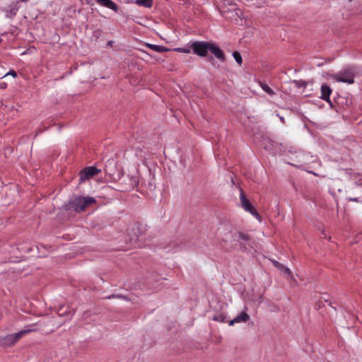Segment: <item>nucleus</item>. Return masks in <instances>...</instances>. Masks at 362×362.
Returning a JSON list of instances; mask_svg holds the SVG:
<instances>
[{
    "instance_id": "nucleus-1",
    "label": "nucleus",
    "mask_w": 362,
    "mask_h": 362,
    "mask_svg": "<svg viewBox=\"0 0 362 362\" xmlns=\"http://www.w3.org/2000/svg\"><path fill=\"white\" fill-rule=\"evenodd\" d=\"M189 48L194 54L201 57H206L208 52H210L220 61L224 62L226 59L223 52L213 42L194 41L191 43Z\"/></svg>"
},
{
    "instance_id": "nucleus-2",
    "label": "nucleus",
    "mask_w": 362,
    "mask_h": 362,
    "mask_svg": "<svg viewBox=\"0 0 362 362\" xmlns=\"http://www.w3.org/2000/svg\"><path fill=\"white\" fill-rule=\"evenodd\" d=\"M95 203L96 200L93 197L76 196L64 204V209L69 212L81 213Z\"/></svg>"
},
{
    "instance_id": "nucleus-3",
    "label": "nucleus",
    "mask_w": 362,
    "mask_h": 362,
    "mask_svg": "<svg viewBox=\"0 0 362 362\" xmlns=\"http://www.w3.org/2000/svg\"><path fill=\"white\" fill-rule=\"evenodd\" d=\"M36 325H26L20 332L14 334H8L0 339V346L3 347H11L18 341L22 337L33 332H37L38 329L35 327Z\"/></svg>"
},
{
    "instance_id": "nucleus-4",
    "label": "nucleus",
    "mask_w": 362,
    "mask_h": 362,
    "mask_svg": "<svg viewBox=\"0 0 362 362\" xmlns=\"http://www.w3.org/2000/svg\"><path fill=\"white\" fill-rule=\"evenodd\" d=\"M337 82H343L351 84L354 82L355 72L351 68H346L332 76Z\"/></svg>"
},
{
    "instance_id": "nucleus-5",
    "label": "nucleus",
    "mask_w": 362,
    "mask_h": 362,
    "mask_svg": "<svg viewBox=\"0 0 362 362\" xmlns=\"http://www.w3.org/2000/svg\"><path fill=\"white\" fill-rule=\"evenodd\" d=\"M240 200L241 206L244 209L245 211L250 212L256 218L259 217L258 213L256 211V210L250 203V200L247 199L242 189H240Z\"/></svg>"
},
{
    "instance_id": "nucleus-6",
    "label": "nucleus",
    "mask_w": 362,
    "mask_h": 362,
    "mask_svg": "<svg viewBox=\"0 0 362 362\" xmlns=\"http://www.w3.org/2000/svg\"><path fill=\"white\" fill-rule=\"evenodd\" d=\"M100 170H98L94 166L86 167L83 170L80 172V182H83L86 180L93 177L94 175L98 174Z\"/></svg>"
},
{
    "instance_id": "nucleus-7",
    "label": "nucleus",
    "mask_w": 362,
    "mask_h": 362,
    "mask_svg": "<svg viewBox=\"0 0 362 362\" xmlns=\"http://www.w3.org/2000/svg\"><path fill=\"white\" fill-rule=\"evenodd\" d=\"M250 315L247 313L246 310H243L236 317L230 320L229 325L233 326L235 323L246 322L250 320Z\"/></svg>"
},
{
    "instance_id": "nucleus-8",
    "label": "nucleus",
    "mask_w": 362,
    "mask_h": 362,
    "mask_svg": "<svg viewBox=\"0 0 362 362\" xmlns=\"http://www.w3.org/2000/svg\"><path fill=\"white\" fill-rule=\"evenodd\" d=\"M237 240L238 241L243 240V241L247 242L246 244H243V242H240V244L243 245L242 247L244 248L245 250H249L247 246H249L251 248L253 247V246L252 245V241L250 235H247V234L240 233L238 234V235Z\"/></svg>"
},
{
    "instance_id": "nucleus-9",
    "label": "nucleus",
    "mask_w": 362,
    "mask_h": 362,
    "mask_svg": "<svg viewBox=\"0 0 362 362\" xmlns=\"http://www.w3.org/2000/svg\"><path fill=\"white\" fill-rule=\"evenodd\" d=\"M96 3L102 6L112 9L117 12L118 10L117 5L114 3L112 0H95Z\"/></svg>"
},
{
    "instance_id": "nucleus-10",
    "label": "nucleus",
    "mask_w": 362,
    "mask_h": 362,
    "mask_svg": "<svg viewBox=\"0 0 362 362\" xmlns=\"http://www.w3.org/2000/svg\"><path fill=\"white\" fill-rule=\"evenodd\" d=\"M321 98L324 100L329 102V96L332 92L331 88L327 84H322L320 88Z\"/></svg>"
},
{
    "instance_id": "nucleus-11",
    "label": "nucleus",
    "mask_w": 362,
    "mask_h": 362,
    "mask_svg": "<svg viewBox=\"0 0 362 362\" xmlns=\"http://www.w3.org/2000/svg\"><path fill=\"white\" fill-rule=\"evenodd\" d=\"M146 46L147 47L150 48L151 49L156 51L157 52H166L170 51L169 48L164 47V46L153 45V44H149V43H147L146 45Z\"/></svg>"
},
{
    "instance_id": "nucleus-12",
    "label": "nucleus",
    "mask_w": 362,
    "mask_h": 362,
    "mask_svg": "<svg viewBox=\"0 0 362 362\" xmlns=\"http://www.w3.org/2000/svg\"><path fill=\"white\" fill-rule=\"evenodd\" d=\"M137 5L144 6L146 8H151L153 5V0H136Z\"/></svg>"
},
{
    "instance_id": "nucleus-13",
    "label": "nucleus",
    "mask_w": 362,
    "mask_h": 362,
    "mask_svg": "<svg viewBox=\"0 0 362 362\" xmlns=\"http://www.w3.org/2000/svg\"><path fill=\"white\" fill-rule=\"evenodd\" d=\"M281 271L286 275L287 277L290 278L291 280H293L294 278L292 275V272L290 269L288 267H286L284 265L283 266V268L281 269Z\"/></svg>"
},
{
    "instance_id": "nucleus-14",
    "label": "nucleus",
    "mask_w": 362,
    "mask_h": 362,
    "mask_svg": "<svg viewBox=\"0 0 362 362\" xmlns=\"http://www.w3.org/2000/svg\"><path fill=\"white\" fill-rule=\"evenodd\" d=\"M261 87L267 93L270 95H273L274 94V92L273 90L266 83H261Z\"/></svg>"
},
{
    "instance_id": "nucleus-15",
    "label": "nucleus",
    "mask_w": 362,
    "mask_h": 362,
    "mask_svg": "<svg viewBox=\"0 0 362 362\" xmlns=\"http://www.w3.org/2000/svg\"><path fill=\"white\" fill-rule=\"evenodd\" d=\"M233 56L235 60L236 61V62L240 65L243 62V59H242V57H241V54H240V52H238V51H235L233 53Z\"/></svg>"
},
{
    "instance_id": "nucleus-16",
    "label": "nucleus",
    "mask_w": 362,
    "mask_h": 362,
    "mask_svg": "<svg viewBox=\"0 0 362 362\" xmlns=\"http://www.w3.org/2000/svg\"><path fill=\"white\" fill-rule=\"evenodd\" d=\"M214 321H218L221 322H224L226 320V316L222 313L215 315L213 318Z\"/></svg>"
},
{
    "instance_id": "nucleus-17",
    "label": "nucleus",
    "mask_w": 362,
    "mask_h": 362,
    "mask_svg": "<svg viewBox=\"0 0 362 362\" xmlns=\"http://www.w3.org/2000/svg\"><path fill=\"white\" fill-rule=\"evenodd\" d=\"M175 52L188 54L190 52V49L177 47L174 49Z\"/></svg>"
},
{
    "instance_id": "nucleus-18",
    "label": "nucleus",
    "mask_w": 362,
    "mask_h": 362,
    "mask_svg": "<svg viewBox=\"0 0 362 362\" xmlns=\"http://www.w3.org/2000/svg\"><path fill=\"white\" fill-rule=\"evenodd\" d=\"M273 264L279 270H281L283 268V266H284V264L279 263V262H277L276 260L273 261Z\"/></svg>"
},
{
    "instance_id": "nucleus-19",
    "label": "nucleus",
    "mask_w": 362,
    "mask_h": 362,
    "mask_svg": "<svg viewBox=\"0 0 362 362\" xmlns=\"http://www.w3.org/2000/svg\"><path fill=\"white\" fill-rule=\"evenodd\" d=\"M7 75H11L14 78L17 76L16 72L15 71H13V70L10 71L8 73H7L5 75V76H7Z\"/></svg>"
},
{
    "instance_id": "nucleus-20",
    "label": "nucleus",
    "mask_w": 362,
    "mask_h": 362,
    "mask_svg": "<svg viewBox=\"0 0 362 362\" xmlns=\"http://www.w3.org/2000/svg\"><path fill=\"white\" fill-rule=\"evenodd\" d=\"M322 234L324 235V236H323V238H328V236H327V233H325V229H323V230H322Z\"/></svg>"
},
{
    "instance_id": "nucleus-21",
    "label": "nucleus",
    "mask_w": 362,
    "mask_h": 362,
    "mask_svg": "<svg viewBox=\"0 0 362 362\" xmlns=\"http://www.w3.org/2000/svg\"><path fill=\"white\" fill-rule=\"evenodd\" d=\"M350 200L353 202H358V198L350 199Z\"/></svg>"
},
{
    "instance_id": "nucleus-22",
    "label": "nucleus",
    "mask_w": 362,
    "mask_h": 362,
    "mask_svg": "<svg viewBox=\"0 0 362 362\" xmlns=\"http://www.w3.org/2000/svg\"><path fill=\"white\" fill-rule=\"evenodd\" d=\"M22 2H26L28 0H20Z\"/></svg>"
},
{
    "instance_id": "nucleus-23",
    "label": "nucleus",
    "mask_w": 362,
    "mask_h": 362,
    "mask_svg": "<svg viewBox=\"0 0 362 362\" xmlns=\"http://www.w3.org/2000/svg\"><path fill=\"white\" fill-rule=\"evenodd\" d=\"M42 132V129H38V132Z\"/></svg>"
}]
</instances>
